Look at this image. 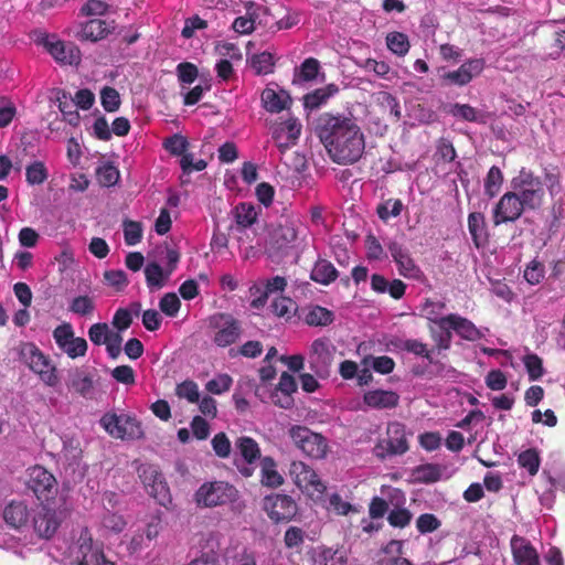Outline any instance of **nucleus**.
<instances>
[{"instance_id":"nucleus-1","label":"nucleus","mask_w":565,"mask_h":565,"mask_svg":"<svg viewBox=\"0 0 565 565\" xmlns=\"http://www.w3.org/2000/svg\"><path fill=\"white\" fill-rule=\"evenodd\" d=\"M316 129L333 162L353 164L363 156L365 138L353 117L323 113L317 120Z\"/></svg>"},{"instance_id":"nucleus-2","label":"nucleus","mask_w":565,"mask_h":565,"mask_svg":"<svg viewBox=\"0 0 565 565\" xmlns=\"http://www.w3.org/2000/svg\"><path fill=\"white\" fill-rule=\"evenodd\" d=\"M302 225L298 220H286L273 228L265 242V254L271 260H280L295 246Z\"/></svg>"},{"instance_id":"nucleus-3","label":"nucleus","mask_w":565,"mask_h":565,"mask_svg":"<svg viewBox=\"0 0 565 565\" xmlns=\"http://www.w3.org/2000/svg\"><path fill=\"white\" fill-rule=\"evenodd\" d=\"M512 185L524 211H535L542 207L545 190L540 177L534 175L532 171L522 169L519 177L512 180Z\"/></svg>"},{"instance_id":"nucleus-4","label":"nucleus","mask_w":565,"mask_h":565,"mask_svg":"<svg viewBox=\"0 0 565 565\" xmlns=\"http://www.w3.org/2000/svg\"><path fill=\"white\" fill-rule=\"evenodd\" d=\"M20 359L39 375L45 385L51 387L57 385L58 376L55 365L34 343L25 342L20 345Z\"/></svg>"},{"instance_id":"nucleus-5","label":"nucleus","mask_w":565,"mask_h":565,"mask_svg":"<svg viewBox=\"0 0 565 565\" xmlns=\"http://www.w3.org/2000/svg\"><path fill=\"white\" fill-rule=\"evenodd\" d=\"M25 486L40 503H49L56 498L58 492L54 475L40 465L28 468Z\"/></svg>"},{"instance_id":"nucleus-6","label":"nucleus","mask_w":565,"mask_h":565,"mask_svg":"<svg viewBox=\"0 0 565 565\" xmlns=\"http://www.w3.org/2000/svg\"><path fill=\"white\" fill-rule=\"evenodd\" d=\"M209 328L213 332L212 341L218 348L234 344L243 332L241 321L225 312H217L209 317Z\"/></svg>"},{"instance_id":"nucleus-7","label":"nucleus","mask_w":565,"mask_h":565,"mask_svg":"<svg viewBox=\"0 0 565 565\" xmlns=\"http://www.w3.org/2000/svg\"><path fill=\"white\" fill-rule=\"evenodd\" d=\"M237 489L225 481L204 482L195 492L194 500L198 505L214 508L236 501Z\"/></svg>"},{"instance_id":"nucleus-8","label":"nucleus","mask_w":565,"mask_h":565,"mask_svg":"<svg viewBox=\"0 0 565 565\" xmlns=\"http://www.w3.org/2000/svg\"><path fill=\"white\" fill-rule=\"evenodd\" d=\"M289 436L295 446L306 456L313 459H322L328 452L327 438L315 433L306 426L295 425L289 429Z\"/></svg>"},{"instance_id":"nucleus-9","label":"nucleus","mask_w":565,"mask_h":565,"mask_svg":"<svg viewBox=\"0 0 565 565\" xmlns=\"http://www.w3.org/2000/svg\"><path fill=\"white\" fill-rule=\"evenodd\" d=\"M100 424L114 438L136 440L143 437L141 423L130 415L107 413L102 417Z\"/></svg>"},{"instance_id":"nucleus-10","label":"nucleus","mask_w":565,"mask_h":565,"mask_svg":"<svg viewBox=\"0 0 565 565\" xmlns=\"http://www.w3.org/2000/svg\"><path fill=\"white\" fill-rule=\"evenodd\" d=\"M289 475L294 483L309 498L321 499L327 490L317 472L303 461H292L289 468Z\"/></svg>"},{"instance_id":"nucleus-11","label":"nucleus","mask_w":565,"mask_h":565,"mask_svg":"<svg viewBox=\"0 0 565 565\" xmlns=\"http://www.w3.org/2000/svg\"><path fill=\"white\" fill-rule=\"evenodd\" d=\"M63 522V512L50 507L49 503H40L32 510L30 525L39 539L51 540Z\"/></svg>"},{"instance_id":"nucleus-12","label":"nucleus","mask_w":565,"mask_h":565,"mask_svg":"<svg viewBox=\"0 0 565 565\" xmlns=\"http://www.w3.org/2000/svg\"><path fill=\"white\" fill-rule=\"evenodd\" d=\"M263 510L273 523L278 524L292 521L298 514L299 507L291 495L271 493L263 499Z\"/></svg>"},{"instance_id":"nucleus-13","label":"nucleus","mask_w":565,"mask_h":565,"mask_svg":"<svg viewBox=\"0 0 565 565\" xmlns=\"http://www.w3.org/2000/svg\"><path fill=\"white\" fill-rule=\"evenodd\" d=\"M72 554L77 565H115L106 558L100 548L94 545L92 533L87 527L82 529Z\"/></svg>"},{"instance_id":"nucleus-14","label":"nucleus","mask_w":565,"mask_h":565,"mask_svg":"<svg viewBox=\"0 0 565 565\" xmlns=\"http://www.w3.org/2000/svg\"><path fill=\"white\" fill-rule=\"evenodd\" d=\"M335 347L327 338L316 339L310 347L308 363L310 370L319 377L326 379L330 374Z\"/></svg>"},{"instance_id":"nucleus-15","label":"nucleus","mask_w":565,"mask_h":565,"mask_svg":"<svg viewBox=\"0 0 565 565\" xmlns=\"http://www.w3.org/2000/svg\"><path fill=\"white\" fill-rule=\"evenodd\" d=\"M405 426L398 422L390 423L386 437L379 440L374 450L377 457L403 455L408 450Z\"/></svg>"},{"instance_id":"nucleus-16","label":"nucleus","mask_w":565,"mask_h":565,"mask_svg":"<svg viewBox=\"0 0 565 565\" xmlns=\"http://www.w3.org/2000/svg\"><path fill=\"white\" fill-rule=\"evenodd\" d=\"M53 339L58 349L70 359L84 356L88 344L84 338L75 337L73 326L70 322H63L53 330Z\"/></svg>"},{"instance_id":"nucleus-17","label":"nucleus","mask_w":565,"mask_h":565,"mask_svg":"<svg viewBox=\"0 0 565 565\" xmlns=\"http://www.w3.org/2000/svg\"><path fill=\"white\" fill-rule=\"evenodd\" d=\"M524 209L514 191L505 192L495 203L492 210V223L494 226L514 223L523 214Z\"/></svg>"},{"instance_id":"nucleus-18","label":"nucleus","mask_w":565,"mask_h":565,"mask_svg":"<svg viewBox=\"0 0 565 565\" xmlns=\"http://www.w3.org/2000/svg\"><path fill=\"white\" fill-rule=\"evenodd\" d=\"M137 471L147 492L157 499L160 504H164V500L168 498V488L158 467L151 463H142Z\"/></svg>"},{"instance_id":"nucleus-19","label":"nucleus","mask_w":565,"mask_h":565,"mask_svg":"<svg viewBox=\"0 0 565 565\" xmlns=\"http://www.w3.org/2000/svg\"><path fill=\"white\" fill-rule=\"evenodd\" d=\"M434 323L440 329H451V331H455L461 339L467 341H477L482 338L481 331L472 321L457 313H449L435 319Z\"/></svg>"},{"instance_id":"nucleus-20","label":"nucleus","mask_w":565,"mask_h":565,"mask_svg":"<svg viewBox=\"0 0 565 565\" xmlns=\"http://www.w3.org/2000/svg\"><path fill=\"white\" fill-rule=\"evenodd\" d=\"M32 510L24 501L12 500L4 507L2 516L8 526L22 530L30 525Z\"/></svg>"},{"instance_id":"nucleus-21","label":"nucleus","mask_w":565,"mask_h":565,"mask_svg":"<svg viewBox=\"0 0 565 565\" xmlns=\"http://www.w3.org/2000/svg\"><path fill=\"white\" fill-rule=\"evenodd\" d=\"M45 47L52 57L61 64L78 65L82 61L81 50L73 42L46 41Z\"/></svg>"},{"instance_id":"nucleus-22","label":"nucleus","mask_w":565,"mask_h":565,"mask_svg":"<svg viewBox=\"0 0 565 565\" xmlns=\"http://www.w3.org/2000/svg\"><path fill=\"white\" fill-rule=\"evenodd\" d=\"M68 390L84 398H93L95 393V376L82 367L72 369L66 382Z\"/></svg>"},{"instance_id":"nucleus-23","label":"nucleus","mask_w":565,"mask_h":565,"mask_svg":"<svg viewBox=\"0 0 565 565\" xmlns=\"http://www.w3.org/2000/svg\"><path fill=\"white\" fill-rule=\"evenodd\" d=\"M483 68V58H472L465 62L458 70L445 73L443 78L450 84L463 86L479 75Z\"/></svg>"},{"instance_id":"nucleus-24","label":"nucleus","mask_w":565,"mask_h":565,"mask_svg":"<svg viewBox=\"0 0 565 565\" xmlns=\"http://www.w3.org/2000/svg\"><path fill=\"white\" fill-rule=\"evenodd\" d=\"M510 544L515 565H541L539 554L529 540L515 534Z\"/></svg>"},{"instance_id":"nucleus-25","label":"nucleus","mask_w":565,"mask_h":565,"mask_svg":"<svg viewBox=\"0 0 565 565\" xmlns=\"http://www.w3.org/2000/svg\"><path fill=\"white\" fill-rule=\"evenodd\" d=\"M115 30V21H106L102 19H92L82 24L76 38L79 41L97 42L105 39Z\"/></svg>"},{"instance_id":"nucleus-26","label":"nucleus","mask_w":565,"mask_h":565,"mask_svg":"<svg viewBox=\"0 0 565 565\" xmlns=\"http://www.w3.org/2000/svg\"><path fill=\"white\" fill-rule=\"evenodd\" d=\"M387 249L393 260L396 263L398 273L406 278H415L419 273V268L415 265L408 250L397 242H390Z\"/></svg>"},{"instance_id":"nucleus-27","label":"nucleus","mask_w":565,"mask_h":565,"mask_svg":"<svg viewBox=\"0 0 565 565\" xmlns=\"http://www.w3.org/2000/svg\"><path fill=\"white\" fill-rule=\"evenodd\" d=\"M373 102L379 107L383 117L396 124L402 118V110L398 99L388 92L380 90L372 95Z\"/></svg>"},{"instance_id":"nucleus-28","label":"nucleus","mask_w":565,"mask_h":565,"mask_svg":"<svg viewBox=\"0 0 565 565\" xmlns=\"http://www.w3.org/2000/svg\"><path fill=\"white\" fill-rule=\"evenodd\" d=\"M468 230L471 235L473 245L477 248L484 247L489 243V230L486 216L481 212H471L468 215Z\"/></svg>"},{"instance_id":"nucleus-29","label":"nucleus","mask_w":565,"mask_h":565,"mask_svg":"<svg viewBox=\"0 0 565 565\" xmlns=\"http://www.w3.org/2000/svg\"><path fill=\"white\" fill-rule=\"evenodd\" d=\"M363 401L371 408L385 409L396 407L399 396L393 391L373 390L364 394Z\"/></svg>"},{"instance_id":"nucleus-30","label":"nucleus","mask_w":565,"mask_h":565,"mask_svg":"<svg viewBox=\"0 0 565 565\" xmlns=\"http://www.w3.org/2000/svg\"><path fill=\"white\" fill-rule=\"evenodd\" d=\"M262 104L263 107L273 114H277L288 108L291 103V98L286 90L276 92L273 88L266 87L262 92Z\"/></svg>"},{"instance_id":"nucleus-31","label":"nucleus","mask_w":565,"mask_h":565,"mask_svg":"<svg viewBox=\"0 0 565 565\" xmlns=\"http://www.w3.org/2000/svg\"><path fill=\"white\" fill-rule=\"evenodd\" d=\"M403 541L392 540L383 548V557L377 565H414L408 558L403 556Z\"/></svg>"},{"instance_id":"nucleus-32","label":"nucleus","mask_w":565,"mask_h":565,"mask_svg":"<svg viewBox=\"0 0 565 565\" xmlns=\"http://www.w3.org/2000/svg\"><path fill=\"white\" fill-rule=\"evenodd\" d=\"M284 477L278 472L274 458L264 457L260 461V483L264 487L276 489L284 484Z\"/></svg>"},{"instance_id":"nucleus-33","label":"nucleus","mask_w":565,"mask_h":565,"mask_svg":"<svg viewBox=\"0 0 565 565\" xmlns=\"http://www.w3.org/2000/svg\"><path fill=\"white\" fill-rule=\"evenodd\" d=\"M339 86L334 83H330L323 87L317 88L303 96V105L308 109H317L329 98L339 93Z\"/></svg>"},{"instance_id":"nucleus-34","label":"nucleus","mask_w":565,"mask_h":565,"mask_svg":"<svg viewBox=\"0 0 565 565\" xmlns=\"http://www.w3.org/2000/svg\"><path fill=\"white\" fill-rule=\"evenodd\" d=\"M310 278L321 285L328 286L338 278V270L327 259H318L310 273Z\"/></svg>"},{"instance_id":"nucleus-35","label":"nucleus","mask_w":565,"mask_h":565,"mask_svg":"<svg viewBox=\"0 0 565 565\" xmlns=\"http://www.w3.org/2000/svg\"><path fill=\"white\" fill-rule=\"evenodd\" d=\"M334 319L333 311L316 305L308 308L303 320L310 327H328L333 323Z\"/></svg>"},{"instance_id":"nucleus-36","label":"nucleus","mask_w":565,"mask_h":565,"mask_svg":"<svg viewBox=\"0 0 565 565\" xmlns=\"http://www.w3.org/2000/svg\"><path fill=\"white\" fill-rule=\"evenodd\" d=\"M235 449L245 462L252 465L260 459V448L255 439L248 436L238 437L235 440Z\"/></svg>"},{"instance_id":"nucleus-37","label":"nucleus","mask_w":565,"mask_h":565,"mask_svg":"<svg viewBox=\"0 0 565 565\" xmlns=\"http://www.w3.org/2000/svg\"><path fill=\"white\" fill-rule=\"evenodd\" d=\"M321 68L320 62L315 57L306 58L295 68L294 83L311 82L317 78Z\"/></svg>"},{"instance_id":"nucleus-38","label":"nucleus","mask_w":565,"mask_h":565,"mask_svg":"<svg viewBox=\"0 0 565 565\" xmlns=\"http://www.w3.org/2000/svg\"><path fill=\"white\" fill-rule=\"evenodd\" d=\"M235 223L241 228L250 227L257 221V212L252 203H238L234 211Z\"/></svg>"},{"instance_id":"nucleus-39","label":"nucleus","mask_w":565,"mask_h":565,"mask_svg":"<svg viewBox=\"0 0 565 565\" xmlns=\"http://www.w3.org/2000/svg\"><path fill=\"white\" fill-rule=\"evenodd\" d=\"M394 345L399 350L413 353L416 356H422L426 359L429 363L434 362L431 355L433 351L427 348L426 343L417 339L401 340L397 343H394Z\"/></svg>"},{"instance_id":"nucleus-40","label":"nucleus","mask_w":565,"mask_h":565,"mask_svg":"<svg viewBox=\"0 0 565 565\" xmlns=\"http://www.w3.org/2000/svg\"><path fill=\"white\" fill-rule=\"evenodd\" d=\"M385 40L387 49L397 56H405L411 49L408 36L405 33L393 31L386 35Z\"/></svg>"},{"instance_id":"nucleus-41","label":"nucleus","mask_w":565,"mask_h":565,"mask_svg":"<svg viewBox=\"0 0 565 565\" xmlns=\"http://www.w3.org/2000/svg\"><path fill=\"white\" fill-rule=\"evenodd\" d=\"M249 64L256 75H267L274 72V56L269 52L254 54Z\"/></svg>"},{"instance_id":"nucleus-42","label":"nucleus","mask_w":565,"mask_h":565,"mask_svg":"<svg viewBox=\"0 0 565 565\" xmlns=\"http://www.w3.org/2000/svg\"><path fill=\"white\" fill-rule=\"evenodd\" d=\"M147 286L150 289H160L164 286L166 276L162 267L158 263H149L145 268Z\"/></svg>"},{"instance_id":"nucleus-43","label":"nucleus","mask_w":565,"mask_h":565,"mask_svg":"<svg viewBox=\"0 0 565 565\" xmlns=\"http://www.w3.org/2000/svg\"><path fill=\"white\" fill-rule=\"evenodd\" d=\"M49 178V171L42 161H34L25 168V180L30 185H41Z\"/></svg>"},{"instance_id":"nucleus-44","label":"nucleus","mask_w":565,"mask_h":565,"mask_svg":"<svg viewBox=\"0 0 565 565\" xmlns=\"http://www.w3.org/2000/svg\"><path fill=\"white\" fill-rule=\"evenodd\" d=\"M518 463L521 468L525 469L530 476H535L541 465L539 451L534 448L522 451L518 456Z\"/></svg>"},{"instance_id":"nucleus-45","label":"nucleus","mask_w":565,"mask_h":565,"mask_svg":"<svg viewBox=\"0 0 565 565\" xmlns=\"http://www.w3.org/2000/svg\"><path fill=\"white\" fill-rule=\"evenodd\" d=\"M503 183V174L499 167L492 166L484 179V193L489 198H494L501 190Z\"/></svg>"},{"instance_id":"nucleus-46","label":"nucleus","mask_w":565,"mask_h":565,"mask_svg":"<svg viewBox=\"0 0 565 565\" xmlns=\"http://www.w3.org/2000/svg\"><path fill=\"white\" fill-rule=\"evenodd\" d=\"M266 13V7H257L256 10L249 13V17H237L233 22V29L241 34H249L255 30V23L258 19V12Z\"/></svg>"},{"instance_id":"nucleus-47","label":"nucleus","mask_w":565,"mask_h":565,"mask_svg":"<svg viewBox=\"0 0 565 565\" xmlns=\"http://www.w3.org/2000/svg\"><path fill=\"white\" fill-rule=\"evenodd\" d=\"M313 565H348V558L339 551L323 548L315 556Z\"/></svg>"},{"instance_id":"nucleus-48","label":"nucleus","mask_w":565,"mask_h":565,"mask_svg":"<svg viewBox=\"0 0 565 565\" xmlns=\"http://www.w3.org/2000/svg\"><path fill=\"white\" fill-rule=\"evenodd\" d=\"M68 310L74 315L88 317L95 311V301L87 295L77 296L70 302Z\"/></svg>"},{"instance_id":"nucleus-49","label":"nucleus","mask_w":565,"mask_h":565,"mask_svg":"<svg viewBox=\"0 0 565 565\" xmlns=\"http://www.w3.org/2000/svg\"><path fill=\"white\" fill-rule=\"evenodd\" d=\"M163 147L172 156H180L182 158L183 154H190V152L186 151L189 148L188 139L179 134L167 138L163 142Z\"/></svg>"},{"instance_id":"nucleus-50","label":"nucleus","mask_w":565,"mask_h":565,"mask_svg":"<svg viewBox=\"0 0 565 565\" xmlns=\"http://www.w3.org/2000/svg\"><path fill=\"white\" fill-rule=\"evenodd\" d=\"M523 363L531 381H537L543 376V360L537 354L529 353L524 355Z\"/></svg>"},{"instance_id":"nucleus-51","label":"nucleus","mask_w":565,"mask_h":565,"mask_svg":"<svg viewBox=\"0 0 565 565\" xmlns=\"http://www.w3.org/2000/svg\"><path fill=\"white\" fill-rule=\"evenodd\" d=\"M96 178L100 185L113 186L119 180V171L114 164L106 163L96 170Z\"/></svg>"},{"instance_id":"nucleus-52","label":"nucleus","mask_w":565,"mask_h":565,"mask_svg":"<svg viewBox=\"0 0 565 565\" xmlns=\"http://www.w3.org/2000/svg\"><path fill=\"white\" fill-rule=\"evenodd\" d=\"M100 103L106 111H117L121 104L120 95L114 87L105 86L100 90Z\"/></svg>"},{"instance_id":"nucleus-53","label":"nucleus","mask_w":565,"mask_h":565,"mask_svg":"<svg viewBox=\"0 0 565 565\" xmlns=\"http://www.w3.org/2000/svg\"><path fill=\"white\" fill-rule=\"evenodd\" d=\"M435 157L437 161L450 163L457 158V151L449 139L439 138L436 143Z\"/></svg>"},{"instance_id":"nucleus-54","label":"nucleus","mask_w":565,"mask_h":565,"mask_svg":"<svg viewBox=\"0 0 565 565\" xmlns=\"http://www.w3.org/2000/svg\"><path fill=\"white\" fill-rule=\"evenodd\" d=\"M403 210V203L399 199H388L376 207V213L382 221H387L390 217H396Z\"/></svg>"},{"instance_id":"nucleus-55","label":"nucleus","mask_w":565,"mask_h":565,"mask_svg":"<svg viewBox=\"0 0 565 565\" xmlns=\"http://www.w3.org/2000/svg\"><path fill=\"white\" fill-rule=\"evenodd\" d=\"M125 243L128 246L137 245L142 238V226L140 222L126 220L122 224Z\"/></svg>"},{"instance_id":"nucleus-56","label":"nucleus","mask_w":565,"mask_h":565,"mask_svg":"<svg viewBox=\"0 0 565 565\" xmlns=\"http://www.w3.org/2000/svg\"><path fill=\"white\" fill-rule=\"evenodd\" d=\"M416 479L423 483H433L440 479L441 471L437 465L426 463L415 469Z\"/></svg>"},{"instance_id":"nucleus-57","label":"nucleus","mask_w":565,"mask_h":565,"mask_svg":"<svg viewBox=\"0 0 565 565\" xmlns=\"http://www.w3.org/2000/svg\"><path fill=\"white\" fill-rule=\"evenodd\" d=\"M295 301L289 297H278L271 302V309L275 316L289 319L295 310Z\"/></svg>"},{"instance_id":"nucleus-58","label":"nucleus","mask_w":565,"mask_h":565,"mask_svg":"<svg viewBox=\"0 0 565 565\" xmlns=\"http://www.w3.org/2000/svg\"><path fill=\"white\" fill-rule=\"evenodd\" d=\"M177 76L181 84L191 85L198 78L199 70L191 62H182L177 65Z\"/></svg>"},{"instance_id":"nucleus-59","label":"nucleus","mask_w":565,"mask_h":565,"mask_svg":"<svg viewBox=\"0 0 565 565\" xmlns=\"http://www.w3.org/2000/svg\"><path fill=\"white\" fill-rule=\"evenodd\" d=\"M413 514L405 508H396L390 511L387 521L391 526L403 529L412 521Z\"/></svg>"},{"instance_id":"nucleus-60","label":"nucleus","mask_w":565,"mask_h":565,"mask_svg":"<svg viewBox=\"0 0 565 565\" xmlns=\"http://www.w3.org/2000/svg\"><path fill=\"white\" fill-rule=\"evenodd\" d=\"M113 331L109 330V327L105 322H97L89 327L88 329V338L95 345L105 344L108 339V335L111 334Z\"/></svg>"},{"instance_id":"nucleus-61","label":"nucleus","mask_w":565,"mask_h":565,"mask_svg":"<svg viewBox=\"0 0 565 565\" xmlns=\"http://www.w3.org/2000/svg\"><path fill=\"white\" fill-rule=\"evenodd\" d=\"M212 448L215 452V455L220 458H228L231 455L232 446L231 441L227 438L226 434L221 431L214 435V437L211 440Z\"/></svg>"},{"instance_id":"nucleus-62","label":"nucleus","mask_w":565,"mask_h":565,"mask_svg":"<svg viewBox=\"0 0 565 565\" xmlns=\"http://www.w3.org/2000/svg\"><path fill=\"white\" fill-rule=\"evenodd\" d=\"M181 301L174 292L166 294L159 301L160 310L168 317H175L180 310Z\"/></svg>"},{"instance_id":"nucleus-63","label":"nucleus","mask_w":565,"mask_h":565,"mask_svg":"<svg viewBox=\"0 0 565 565\" xmlns=\"http://www.w3.org/2000/svg\"><path fill=\"white\" fill-rule=\"evenodd\" d=\"M450 115H452L456 118H460L466 121L475 122L477 121V109L468 104H459L456 103L450 106V109L448 110Z\"/></svg>"},{"instance_id":"nucleus-64","label":"nucleus","mask_w":565,"mask_h":565,"mask_svg":"<svg viewBox=\"0 0 565 565\" xmlns=\"http://www.w3.org/2000/svg\"><path fill=\"white\" fill-rule=\"evenodd\" d=\"M544 265L539 260H532L524 270V279L531 285H537L544 278Z\"/></svg>"}]
</instances>
